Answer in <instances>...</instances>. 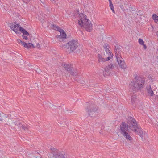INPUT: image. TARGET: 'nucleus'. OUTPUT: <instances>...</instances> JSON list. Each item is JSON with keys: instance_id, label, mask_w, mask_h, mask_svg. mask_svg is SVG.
<instances>
[{"instance_id": "obj_7", "label": "nucleus", "mask_w": 158, "mask_h": 158, "mask_svg": "<svg viewBox=\"0 0 158 158\" xmlns=\"http://www.w3.org/2000/svg\"><path fill=\"white\" fill-rule=\"evenodd\" d=\"M13 23H8V26L13 30L16 34H20V32L18 30V28H19L20 25L19 24H16V22Z\"/></svg>"}, {"instance_id": "obj_22", "label": "nucleus", "mask_w": 158, "mask_h": 158, "mask_svg": "<svg viewBox=\"0 0 158 158\" xmlns=\"http://www.w3.org/2000/svg\"><path fill=\"white\" fill-rule=\"evenodd\" d=\"M58 123L61 126H63V125H64L65 122L64 120L63 119V118L62 117L59 118L58 120Z\"/></svg>"}, {"instance_id": "obj_12", "label": "nucleus", "mask_w": 158, "mask_h": 158, "mask_svg": "<svg viewBox=\"0 0 158 158\" xmlns=\"http://www.w3.org/2000/svg\"><path fill=\"white\" fill-rule=\"evenodd\" d=\"M29 126L26 124H23L20 130L23 132L24 131L26 133L30 134L31 133V131L29 129Z\"/></svg>"}, {"instance_id": "obj_40", "label": "nucleus", "mask_w": 158, "mask_h": 158, "mask_svg": "<svg viewBox=\"0 0 158 158\" xmlns=\"http://www.w3.org/2000/svg\"><path fill=\"white\" fill-rule=\"evenodd\" d=\"M131 10L132 11H134V10L133 9V8H131Z\"/></svg>"}, {"instance_id": "obj_16", "label": "nucleus", "mask_w": 158, "mask_h": 158, "mask_svg": "<svg viewBox=\"0 0 158 158\" xmlns=\"http://www.w3.org/2000/svg\"><path fill=\"white\" fill-rule=\"evenodd\" d=\"M138 101L135 95H133L131 96V102L134 106H135L137 105Z\"/></svg>"}, {"instance_id": "obj_43", "label": "nucleus", "mask_w": 158, "mask_h": 158, "mask_svg": "<svg viewBox=\"0 0 158 158\" xmlns=\"http://www.w3.org/2000/svg\"><path fill=\"white\" fill-rule=\"evenodd\" d=\"M53 1H54V0H52Z\"/></svg>"}, {"instance_id": "obj_17", "label": "nucleus", "mask_w": 158, "mask_h": 158, "mask_svg": "<svg viewBox=\"0 0 158 158\" xmlns=\"http://www.w3.org/2000/svg\"><path fill=\"white\" fill-rule=\"evenodd\" d=\"M147 91L148 94V96H152L154 94L153 91L152 90L151 86H148L146 87Z\"/></svg>"}, {"instance_id": "obj_42", "label": "nucleus", "mask_w": 158, "mask_h": 158, "mask_svg": "<svg viewBox=\"0 0 158 158\" xmlns=\"http://www.w3.org/2000/svg\"><path fill=\"white\" fill-rule=\"evenodd\" d=\"M37 158H41V157H37Z\"/></svg>"}, {"instance_id": "obj_23", "label": "nucleus", "mask_w": 158, "mask_h": 158, "mask_svg": "<svg viewBox=\"0 0 158 158\" xmlns=\"http://www.w3.org/2000/svg\"><path fill=\"white\" fill-rule=\"evenodd\" d=\"M109 2L110 5L109 6L111 9L112 11L114 13H115V11L114 9V7L113 6V5L112 3L111 0H108Z\"/></svg>"}, {"instance_id": "obj_8", "label": "nucleus", "mask_w": 158, "mask_h": 158, "mask_svg": "<svg viewBox=\"0 0 158 158\" xmlns=\"http://www.w3.org/2000/svg\"><path fill=\"white\" fill-rule=\"evenodd\" d=\"M129 129H130V127L128 124L125 122H122L120 126V132L121 134L124 132L129 131Z\"/></svg>"}, {"instance_id": "obj_3", "label": "nucleus", "mask_w": 158, "mask_h": 158, "mask_svg": "<svg viewBox=\"0 0 158 158\" xmlns=\"http://www.w3.org/2000/svg\"><path fill=\"white\" fill-rule=\"evenodd\" d=\"M78 46V42L77 40H73L67 43L66 45H62L63 48H65L66 51L69 53L74 51Z\"/></svg>"}, {"instance_id": "obj_1", "label": "nucleus", "mask_w": 158, "mask_h": 158, "mask_svg": "<svg viewBox=\"0 0 158 158\" xmlns=\"http://www.w3.org/2000/svg\"><path fill=\"white\" fill-rule=\"evenodd\" d=\"M127 122L129 126L130 127L131 130L135 132L141 138L143 137V132L142 129L138 126L135 120L131 116H129L127 118Z\"/></svg>"}, {"instance_id": "obj_32", "label": "nucleus", "mask_w": 158, "mask_h": 158, "mask_svg": "<svg viewBox=\"0 0 158 158\" xmlns=\"http://www.w3.org/2000/svg\"><path fill=\"white\" fill-rule=\"evenodd\" d=\"M23 2L25 3H27L28 2H29L31 0H22Z\"/></svg>"}, {"instance_id": "obj_10", "label": "nucleus", "mask_w": 158, "mask_h": 158, "mask_svg": "<svg viewBox=\"0 0 158 158\" xmlns=\"http://www.w3.org/2000/svg\"><path fill=\"white\" fill-rule=\"evenodd\" d=\"M121 57L116 58L117 61L120 67L123 69H125L126 68V65L124 60Z\"/></svg>"}, {"instance_id": "obj_13", "label": "nucleus", "mask_w": 158, "mask_h": 158, "mask_svg": "<svg viewBox=\"0 0 158 158\" xmlns=\"http://www.w3.org/2000/svg\"><path fill=\"white\" fill-rule=\"evenodd\" d=\"M59 32L60 33V35H56V38H59L62 39V41H63V39H65L66 37V34L64 32V31L62 29L60 30Z\"/></svg>"}, {"instance_id": "obj_14", "label": "nucleus", "mask_w": 158, "mask_h": 158, "mask_svg": "<svg viewBox=\"0 0 158 158\" xmlns=\"http://www.w3.org/2000/svg\"><path fill=\"white\" fill-rule=\"evenodd\" d=\"M63 66L65 70H66L68 72H71L73 70V65L69 64H64Z\"/></svg>"}, {"instance_id": "obj_24", "label": "nucleus", "mask_w": 158, "mask_h": 158, "mask_svg": "<svg viewBox=\"0 0 158 158\" xmlns=\"http://www.w3.org/2000/svg\"><path fill=\"white\" fill-rule=\"evenodd\" d=\"M15 125H16L19 128H20V129L22 127L23 124H22L20 122H16L15 123Z\"/></svg>"}, {"instance_id": "obj_19", "label": "nucleus", "mask_w": 158, "mask_h": 158, "mask_svg": "<svg viewBox=\"0 0 158 158\" xmlns=\"http://www.w3.org/2000/svg\"><path fill=\"white\" fill-rule=\"evenodd\" d=\"M8 118L9 115L5 114L2 112H1L0 114V121L2 122L4 118Z\"/></svg>"}, {"instance_id": "obj_34", "label": "nucleus", "mask_w": 158, "mask_h": 158, "mask_svg": "<svg viewBox=\"0 0 158 158\" xmlns=\"http://www.w3.org/2000/svg\"><path fill=\"white\" fill-rule=\"evenodd\" d=\"M98 60H99V59H101V58H102V57L101 56V55L99 54H98Z\"/></svg>"}, {"instance_id": "obj_31", "label": "nucleus", "mask_w": 158, "mask_h": 158, "mask_svg": "<svg viewBox=\"0 0 158 158\" xmlns=\"http://www.w3.org/2000/svg\"><path fill=\"white\" fill-rule=\"evenodd\" d=\"M22 37L23 38L24 40H28V38L27 36H25L23 35H22Z\"/></svg>"}, {"instance_id": "obj_6", "label": "nucleus", "mask_w": 158, "mask_h": 158, "mask_svg": "<svg viewBox=\"0 0 158 158\" xmlns=\"http://www.w3.org/2000/svg\"><path fill=\"white\" fill-rule=\"evenodd\" d=\"M86 108V111L88 113L89 116L92 117L93 113L95 112L98 110V107L94 105H90L89 104Z\"/></svg>"}, {"instance_id": "obj_5", "label": "nucleus", "mask_w": 158, "mask_h": 158, "mask_svg": "<svg viewBox=\"0 0 158 158\" xmlns=\"http://www.w3.org/2000/svg\"><path fill=\"white\" fill-rule=\"evenodd\" d=\"M51 150V153L54 158H65V154L63 152H60L59 150L54 148H52L50 149Z\"/></svg>"}, {"instance_id": "obj_15", "label": "nucleus", "mask_w": 158, "mask_h": 158, "mask_svg": "<svg viewBox=\"0 0 158 158\" xmlns=\"http://www.w3.org/2000/svg\"><path fill=\"white\" fill-rule=\"evenodd\" d=\"M129 131H127L126 132H124V133H122L123 136L126 139L129 141H131L133 140V138L130 135V134L129 133Z\"/></svg>"}, {"instance_id": "obj_41", "label": "nucleus", "mask_w": 158, "mask_h": 158, "mask_svg": "<svg viewBox=\"0 0 158 158\" xmlns=\"http://www.w3.org/2000/svg\"><path fill=\"white\" fill-rule=\"evenodd\" d=\"M156 35L158 36V31H157L156 33Z\"/></svg>"}, {"instance_id": "obj_37", "label": "nucleus", "mask_w": 158, "mask_h": 158, "mask_svg": "<svg viewBox=\"0 0 158 158\" xmlns=\"http://www.w3.org/2000/svg\"><path fill=\"white\" fill-rule=\"evenodd\" d=\"M143 46L144 49H146L147 48V46L145 44H143Z\"/></svg>"}, {"instance_id": "obj_35", "label": "nucleus", "mask_w": 158, "mask_h": 158, "mask_svg": "<svg viewBox=\"0 0 158 158\" xmlns=\"http://www.w3.org/2000/svg\"><path fill=\"white\" fill-rule=\"evenodd\" d=\"M154 21L157 23L158 24V19H154Z\"/></svg>"}, {"instance_id": "obj_39", "label": "nucleus", "mask_w": 158, "mask_h": 158, "mask_svg": "<svg viewBox=\"0 0 158 158\" xmlns=\"http://www.w3.org/2000/svg\"><path fill=\"white\" fill-rule=\"evenodd\" d=\"M25 42L22 41V42L21 43L22 44V45H23L24 44H25Z\"/></svg>"}, {"instance_id": "obj_27", "label": "nucleus", "mask_w": 158, "mask_h": 158, "mask_svg": "<svg viewBox=\"0 0 158 158\" xmlns=\"http://www.w3.org/2000/svg\"><path fill=\"white\" fill-rule=\"evenodd\" d=\"M139 44L141 45L144 44V42L143 41V40L142 39H139Z\"/></svg>"}, {"instance_id": "obj_21", "label": "nucleus", "mask_w": 158, "mask_h": 158, "mask_svg": "<svg viewBox=\"0 0 158 158\" xmlns=\"http://www.w3.org/2000/svg\"><path fill=\"white\" fill-rule=\"evenodd\" d=\"M51 27L53 28V29L59 31L61 29L58 26H56V25L54 24H52L50 25Z\"/></svg>"}, {"instance_id": "obj_28", "label": "nucleus", "mask_w": 158, "mask_h": 158, "mask_svg": "<svg viewBox=\"0 0 158 158\" xmlns=\"http://www.w3.org/2000/svg\"><path fill=\"white\" fill-rule=\"evenodd\" d=\"M106 61V59L103 57L101 58V59H100L98 60V61L99 62H104Z\"/></svg>"}, {"instance_id": "obj_38", "label": "nucleus", "mask_w": 158, "mask_h": 158, "mask_svg": "<svg viewBox=\"0 0 158 158\" xmlns=\"http://www.w3.org/2000/svg\"><path fill=\"white\" fill-rule=\"evenodd\" d=\"M37 47L38 48L40 46V44H37Z\"/></svg>"}, {"instance_id": "obj_29", "label": "nucleus", "mask_w": 158, "mask_h": 158, "mask_svg": "<svg viewBox=\"0 0 158 158\" xmlns=\"http://www.w3.org/2000/svg\"><path fill=\"white\" fill-rule=\"evenodd\" d=\"M70 73H71V75L73 76H76L77 75V73L74 71H73Z\"/></svg>"}, {"instance_id": "obj_20", "label": "nucleus", "mask_w": 158, "mask_h": 158, "mask_svg": "<svg viewBox=\"0 0 158 158\" xmlns=\"http://www.w3.org/2000/svg\"><path fill=\"white\" fill-rule=\"evenodd\" d=\"M105 50V51L106 53L109 55L110 53H112L110 51L108 47H109L108 44H105L103 46Z\"/></svg>"}, {"instance_id": "obj_25", "label": "nucleus", "mask_w": 158, "mask_h": 158, "mask_svg": "<svg viewBox=\"0 0 158 158\" xmlns=\"http://www.w3.org/2000/svg\"><path fill=\"white\" fill-rule=\"evenodd\" d=\"M109 56L107 57V59L106 60V61H108L110 60V59L112 58L113 57V54L112 53L109 54Z\"/></svg>"}, {"instance_id": "obj_2", "label": "nucleus", "mask_w": 158, "mask_h": 158, "mask_svg": "<svg viewBox=\"0 0 158 158\" xmlns=\"http://www.w3.org/2000/svg\"><path fill=\"white\" fill-rule=\"evenodd\" d=\"M145 80L141 77H136L133 81L131 83L130 87L134 91H137L143 88L144 85Z\"/></svg>"}, {"instance_id": "obj_36", "label": "nucleus", "mask_w": 158, "mask_h": 158, "mask_svg": "<svg viewBox=\"0 0 158 158\" xmlns=\"http://www.w3.org/2000/svg\"><path fill=\"white\" fill-rule=\"evenodd\" d=\"M17 41L18 43H21L22 42V41L20 39H18Z\"/></svg>"}, {"instance_id": "obj_26", "label": "nucleus", "mask_w": 158, "mask_h": 158, "mask_svg": "<svg viewBox=\"0 0 158 158\" xmlns=\"http://www.w3.org/2000/svg\"><path fill=\"white\" fill-rule=\"evenodd\" d=\"M27 45L28 47H27V48H31L32 46L33 47V48H34L33 44L31 43H29L27 44Z\"/></svg>"}, {"instance_id": "obj_33", "label": "nucleus", "mask_w": 158, "mask_h": 158, "mask_svg": "<svg viewBox=\"0 0 158 158\" xmlns=\"http://www.w3.org/2000/svg\"><path fill=\"white\" fill-rule=\"evenodd\" d=\"M23 46L25 48H27V47H27V44L26 43H25V44H23Z\"/></svg>"}, {"instance_id": "obj_4", "label": "nucleus", "mask_w": 158, "mask_h": 158, "mask_svg": "<svg viewBox=\"0 0 158 158\" xmlns=\"http://www.w3.org/2000/svg\"><path fill=\"white\" fill-rule=\"evenodd\" d=\"M85 21L84 23L82 19H80V21L78 20V24L81 27H83L85 28V29L87 31L90 32L92 31V24L89 22V19H86L85 18H84Z\"/></svg>"}, {"instance_id": "obj_9", "label": "nucleus", "mask_w": 158, "mask_h": 158, "mask_svg": "<svg viewBox=\"0 0 158 158\" xmlns=\"http://www.w3.org/2000/svg\"><path fill=\"white\" fill-rule=\"evenodd\" d=\"M114 66L113 64H110L108 66H106L104 69V71H103V74L105 76H109L110 75L111 73V71H112V70L114 69Z\"/></svg>"}, {"instance_id": "obj_11", "label": "nucleus", "mask_w": 158, "mask_h": 158, "mask_svg": "<svg viewBox=\"0 0 158 158\" xmlns=\"http://www.w3.org/2000/svg\"><path fill=\"white\" fill-rule=\"evenodd\" d=\"M115 52L116 58L121 57V46L117 44H115Z\"/></svg>"}, {"instance_id": "obj_30", "label": "nucleus", "mask_w": 158, "mask_h": 158, "mask_svg": "<svg viewBox=\"0 0 158 158\" xmlns=\"http://www.w3.org/2000/svg\"><path fill=\"white\" fill-rule=\"evenodd\" d=\"M152 18L154 20V19H158V16L155 14H154L152 15Z\"/></svg>"}, {"instance_id": "obj_18", "label": "nucleus", "mask_w": 158, "mask_h": 158, "mask_svg": "<svg viewBox=\"0 0 158 158\" xmlns=\"http://www.w3.org/2000/svg\"><path fill=\"white\" fill-rule=\"evenodd\" d=\"M19 31H20L22 33H23V35H25L27 36H29L30 35L29 33L24 28L21 27H19Z\"/></svg>"}, {"instance_id": "obj_44", "label": "nucleus", "mask_w": 158, "mask_h": 158, "mask_svg": "<svg viewBox=\"0 0 158 158\" xmlns=\"http://www.w3.org/2000/svg\"><path fill=\"white\" fill-rule=\"evenodd\" d=\"M157 51H158V49H157Z\"/></svg>"}]
</instances>
